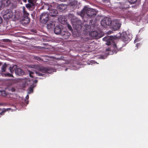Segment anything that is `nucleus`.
Returning <instances> with one entry per match:
<instances>
[{"instance_id": "nucleus-27", "label": "nucleus", "mask_w": 148, "mask_h": 148, "mask_svg": "<svg viewBox=\"0 0 148 148\" xmlns=\"http://www.w3.org/2000/svg\"><path fill=\"white\" fill-rule=\"evenodd\" d=\"M33 58L34 59L38 61H40L42 60V59L41 58L37 56H34Z\"/></svg>"}, {"instance_id": "nucleus-2", "label": "nucleus", "mask_w": 148, "mask_h": 148, "mask_svg": "<svg viewBox=\"0 0 148 148\" xmlns=\"http://www.w3.org/2000/svg\"><path fill=\"white\" fill-rule=\"evenodd\" d=\"M49 69L47 68H41L37 72L36 71H34V72L28 71L29 72V75L30 77L34 78V73L38 76H42L44 75L42 73H49Z\"/></svg>"}, {"instance_id": "nucleus-5", "label": "nucleus", "mask_w": 148, "mask_h": 148, "mask_svg": "<svg viewBox=\"0 0 148 148\" xmlns=\"http://www.w3.org/2000/svg\"><path fill=\"white\" fill-rule=\"evenodd\" d=\"M49 20V14L47 13L44 12L40 16V21L41 23L46 24Z\"/></svg>"}, {"instance_id": "nucleus-16", "label": "nucleus", "mask_w": 148, "mask_h": 148, "mask_svg": "<svg viewBox=\"0 0 148 148\" xmlns=\"http://www.w3.org/2000/svg\"><path fill=\"white\" fill-rule=\"evenodd\" d=\"M111 38V37L109 36L103 38V40L104 41H106V45H111V42H112V40H110Z\"/></svg>"}, {"instance_id": "nucleus-24", "label": "nucleus", "mask_w": 148, "mask_h": 148, "mask_svg": "<svg viewBox=\"0 0 148 148\" xmlns=\"http://www.w3.org/2000/svg\"><path fill=\"white\" fill-rule=\"evenodd\" d=\"M29 14L25 10V8L24 7L23 8V17L29 16Z\"/></svg>"}, {"instance_id": "nucleus-31", "label": "nucleus", "mask_w": 148, "mask_h": 148, "mask_svg": "<svg viewBox=\"0 0 148 148\" xmlns=\"http://www.w3.org/2000/svg\"><path fill=\"white\" fill-rule=\"evenodd\" d=\"M137 1V0H129L127 1L129 3H130L131 4H133L134 3Z\"/></svg>"}, {"instance_id": "nucleus-46", "label": "nucleus", "mask_w": 148, "mask_h": 148, "mask_svg": "<svg viewBox=\"0 0 148 148\" xmlns=\"http://www.w3.org/2000/svg\"><path fill=\"white\" fill-rule=\"evenodd\" d=\"M67 70V69H66L65 71H66Z\"/></svg>"}, {"instance_id": "nucleus-41", "label": "nucleus", "mask_w": 148, "mask_h": 148, "mask_svg": "<svg viewBox=\"0 0 148 148\" xmlns=\"http://www.w3.org/2000/svg\"><path fill=\"white\" fill-rule=\"evenodd\" d=\"M38 82V81L37 80H35L34 81V82H35V83H37Z\"/></svg>"}, {"instance_id": "nucleus-8", "label": "nucleus", "mask_w": 148, "mask_h": 148, "mask_svg": "<svg viewBox=\"0 0 148 148\" xmlns=\"http://www.w3.org/2000/svg\"><path fill=\"white\" fill-rule=\"evenodd\" d=\"M48 10L49 11V15L51 16L55 17L58 14V11L56 9H53L51 5L49 6Z\"/></svg>"}, {"instance_id": "nucleus-32", "label": "nucleus", "mask_w": 148, "mask_h": 148, "mask_svg": "<svg viewBox=\"0 0 148 148\" xmlns=\"http://www.w3.org/2000/svg\"><path fill=\"white\" fill-rule=\"evenodd\" d=\"M5 75L9 77H13V76L12 74H10L9 73H6L5 74Z\"/></svg>"}, {"instance_id": "nucleus-10", "label": "nucleus", "mask_w": 148, "mask_h": 148, "mask_svg": "<svg viewBox=\"0 0 148 148\" xmlns=\"http://www.w3.org/2000/svg\"><path fill=\"white\" fill-rule=\"evenodd\" d=\"M62 26L59 25L56 26L54 29V32L56 34H60L62 31Z\"/></svg>"}, {"instance_id": "nucleus-19", "label": "nucleus", "mask_w": 148, "mask_h": 148, "mask_svg": "<svg viewBox=\"0 0 148 148\" xmlns=\"http://www.w3.org/2000/svg\"><path fill=\"white\" fill-rule=\"evenodd\" d=\"M17 68V66L16 65H14L12 67H10L9 69L10 72L11 73H13L14 71L15 72V70Z\"/></svg>"}, {"instance_id": "nucleus-39", "label": "nucleus", "mask_w": 148, "mask_h": 148, "mask_svg": "<svg viewBox=\"0 0 148 148\" xmlns=\"http://www.w3.org/2000/svg\"><path fill=\"white\" fill-rule=\"evenodd\" d=\"M59 1H60L62 2H65L67 1V0H58Z\"/></svg>"}, {"instance_id": "nucleus-28", "label": "nucleus", "mask_w": 148, "mask_h": 148, "mask_svg": "<svg viewBox=\"0 0 148 148\" xmlns=\"http://www.w3.org/2000/svg\"><path fill=\"white\" fill-rule=\"evenodd\" d=\"M77 4V1H73L70 3V5L71 6L76 5Z\"/></svg>"}, {"instance_id": "nucleus-43", "label": "nucleus", "mask_w": 148, "mask_h": 148, "mask_svg": "<svg viewBox=\"0 0 148 148\" xmlns=\"http://www.w3.org/2000/svg\"><path fill=\"white\" fill-rule=\"evenodd\" d=\"M34 31H34V32H36V30H34Z\"/></svg>"}, {"instance_id": "nucleus-12", "label": "nucleus", "mask_w": 148, "mask_h": 148, "mask_svg": "<svg viewBox=\"0 0 148 148\" xmlns=\"http://www.w3.org/2000/svg\"><path fill=\"white\" fill-rule=\"evenodd\" d=\"M120 3L121 5L119 8L121 9H126L127 8H129V3L128 1H125L124 2H120Z\"/></svg>"}, {"instance_id": "nucleus-21", "label": "nucleus", "mask_w": 148, "mask_h": 148, "mask_svg": "<svg viewBox=\"0 0 148 148\" xmlns=\"http://www.w3.org/2000/svg\"><path fill=\"white\" fill-rule=\"evenodd\" d=\"M34 5L30 3L26 4V7L29 10H32L34 8Z\"/></svg>"}, {"instance_id": "nucleus-13", "label": "nucleus", "mask_w": 148, "mask_h": 148, "mask_svg": "<svg viewBox=\"0 0 148 148\" xmlns=\"http://www.w3.org/2000/svg\"><path fill=\"white\" fill-rule=\"evenodd\" d=\"M60 35L63 37V38L65 39H67L69 38L70 36V34L68 32H62Z\"/></svg>"}, {"instance_id": "nucleus-45", "label": "nucleus", "mask_w": 148, "mask_h": 148, "mask_svg": "<svg viewBox=\"0 0 148 148\" xmlns=\"http://www.w3.org/2000/svg\"><path fill=\"white\" fill-rule=\"evenodd\" d=\"M106 0H103V1H106Z\"/></svg>"}, {"instance_id": "nucleus-37", "label": "nucleus", "mask_w": 148, "mask_h": 148, "mask_svg": "<svg viewBox=\"0 0 148 148\" xmlns=\"http://www.w3.org/2000/svg\"><path fill=\"white\" fill-rule=\"evenodd\" d=\"M68 29H70V30H72V28L71 27L69 24L68 25Z\"/></svg>"}, {"instance_id": "nucleus-7", "label": "nucleus", "mask_w": 148, "mask_h": 148, "mask_svg": "<svg viewBox=\"0 0 148 148\" xmlns=\"http://www.w3.org/2000/svg\"><path fill=\"white\" fill-rule=\"evenodd\" d=\"M95 23L93 20H91L89 22V25H87L85 26L84 32H85L87 34L88 32H90V29L91 28V27H95Z\"/></svg>"}, {"instance_id": "nucleus-30", "label": "nucleus", "mask_w": 148, "mask_h": 148, "mask_svg": "<svg viewBox=\"0 0 148 148\" xmlns=\"http://www.w3.org/2000/svg\"><path fill=\"white\" fill-rule=\"evenodd\" d=\"M28 1L29 3L34 5L35 2V0H28Z\"/></svg>"}, {"instance_id": "nucleus-29", "label": "nucleus", "mask_w": 148, "mask_h": 148, "mask_svg": "<svg viewBox=\"0 0 148 148\" xmlns=\"http://www.w3.org/2000/svg\"><path fill=\"white\" fill-rule=\"evenodd\" d=\"M34 86H33L32 87H29V92L28 93H32L33 92V88L34 87Z\"/></svg>"}, {"instance_id": "nucleus-4", "label": "nucleus", "mask_w": 148, "mask_h": 148, "mask_svg": "<svg viewBox=\"0 0 148 148\" xmlns=\"http://www.w3.org/2000/svg\"><path fill=\"white\" fill-rule=\"evenodd\" d=\"M110 25L112 29L113 30L116 31L120 28L121 26V24L120 23L119 20L115 19L112 21Z\"/></svg>"}, {"instance_id": "nucleus-23", "label": "nucleus", "mask_w": 148, "mask_h": 148, "mask_svg": "<svg viewBox=\"0 0 148 148\" xmlns=\"http://www.w3.org/2000/svg\"><path fill=\"white\" fill-rule=\"evenodd\" d=\"M54 26V22L53 21H51L50 23L48 24L47 25V27L48 28V29H50L53 28Z\"/></svg>"}, {"instance_id": "nucleus-15", "label": "nucleus", "mask_w": 148, "mask_h": 148, "mask_svg": "<svg viewBox=\"0 0 148 148\" xmlns=\"http://www.w3.org/2000/svg\"><path fill=\"white\" fill-rule=\"evenodd\" d=\"M0 2L3 7L9 6L10 3L9 0H1Z\"/></svg>"}, {"instance_id": "nucleus-42", "label": "nucleus", "mask_w": 148, "mask_h": 148, "mask_svg": "<svg viewBox=\"0 0 148 148\" xmlns=\"http://www.w3.org/2000/svg\"><path fill=\"white\" fill-rule=\"evenodd\" d=\"M24 2L26 3L27 1V0H23Z\"/></svg>"}, {"instance_id": "nucleus-26", "label": "nucleus", "mask_w": 148, "mask_h": 148, "mask_svg": "<svg viewBox=\"0 0 148 148\" xmlns=\"http://www.w3.org/2000/svg\"><path fill=\"white\" fill-rule=\"evenodd\" d=\"M0 92L1 95L5 97L7 95V93L5 91H0Z\"/></svg>"}, {"instance_id": "nucleus-34", "label": "nucleus", "mask_w": 148, "mask_h": 148, "mask_svg": "<svg viewBox=\"0 0 148 148\" xmlns=\"http://www.w3.org/2000/svg\"><path fill=\"white\" fill-rule=\"evenodd\" d=\"M127 35L126 34H125L124 36L123 37L124 38H123V39L125 41L128 40V38H127Z\"/></svg>"}, {"instance_id": "nucleus-14", "label": "nucleus", "mask_w": 148, "mask_h": 148, "mask_svg": "<svg viewBox=\"0 0 148 148\" xmlns=\"http://www.w3.org/2000/svg\"><path fill=\"white\" fill-rule=\"evenodd\" d=\"M15 73L16 75L19 76H21L24 74V72L21 69L17 68L16 70H15Z\"/></svg>"}, {"instance_id": "nucleus-36", "label": "nucleus", "mask_w": 148, "mask_h": 148, "mask_svg": "<svg viewBox=\"0 0 148 148\" xmlns=\"http://www.w3.org/2000/svg\"><path fill=\"white\" fill-rule=\"evenodd\" d=\"M4 7L2 5V4L0 1V10H1L2 8H3Z\"/></svg>"}, {"instance_id": "nucleus-3", "label": "nucleus", "mask_w": 148, "mask_h": 148, "mask_svg": "<svg viewBox=\"0 0 148 148\" xmlns=\"http://www.w3.org/2000/svg\"><path fill=\"white\" fill-rule=\"evenodd\" d=\"M2 13L3 18L5 20H8L12 18L14 15L13 10L10 9L3 10Z\"/></svg>"}, {"instance_id": "nucleus-35", "label": "nucleus", "mask_w": 148, "mask_h": 148, "mask_svg": "<svg viewBox=\"0 0 148 148\" xmlns=\"http://www.w3.org/2000/svg\"><path fill=\"white\" fill-rule=\"evenodd\" d=\"M141 44L140 43H137L136 44V49H137L138 48V47Z\"/></svg>"}, {"instance_id": "nucleus-9", "label": "nucleus", "mask_w": 148, "mask_h": 148, "mask_svg": "<svg viewBox=\"0 0 148 148\" xmlns=\"http://www.w3.org/2000/svg\"><path fill=\"white\" fill-rule=\"evenodd\" d=\"M89 35L93 38L96 39H98L102 37L96 31L91 32L89 33Z\"/></svg>"}, {"instance_id": "nucleus-20", "label": "nucleus", "mask_w": 148, "mask_h": 148, "mask_svg": "<svg viewBox=\"0 0 148 148\" xmlns=\"http://www.w3.org/2000/svg\"><path fill=\"white\" fill-rule=\"evenodd\" d=\"M112 47L114 49V51L116 53L117 51H119L121 47H119L115 44H114L112 45Z\"/></svg>"}, {"instance_id": "nucleus-1", "label": "nucleus", "mask_w": 148, "mask_h": 148, "mask_svg": "<svg viewBox=\"0 0 148 148\" xmlns=\"http://www.w3.org/2000/svg\"><path fill=\"white\" fill-rule=\"evenodd\" d=\"M97 12L94 9L85 6L80 12L82 17L86 15L89 17H94L96 14Z\"/></svg>"}, {"instance_id": "nucleus-40", "label": "nucleus", "mask_w": 148, "mask_h": 148, "mask_svg": "<svg viewBox=\"0 0 148 148\" xmlns=\"http://www.w3.org/2000/svg\"><path fill=\"white\" fill-rule=\"evenodd\" d=\"M12 89V91H13V92H14L15 91V89L13 88V89Z\"/></svg>"}, {"instance_id": "nucleus-44", "label": "nucleus", "mask_w": 148, "mask_h": 148, "mask_svg": "<svg viewBox=\"0 0 148 148\" xmlns=\"http://www.w3.org/2000/svg\"><path fill=\"white\" fill-rule=\"evenodd\" d=\"M1 62H0V66H1Z\"/></svg>"}, {"instance_id": "nucleus-38", "label": "nucleus", "mask_w": 148, "mask_h": 148, "mask_svg": "<svg viewBox=\"0 0 148 148\" xmlns=\"http://www.w3.org/2000/svg\"><path fill=\"white\" fill-rule=\"evenodd\" d=\"M3 22V19L0 16V24H1Z\"/></svg>"}, {"instance_id": "nucleus-25", "label": "nucleus", "mask_w": 148, "mask_h": 148, "mask_svg": "<svg viewBox=\"0 0 148 148\" xmlns=\"http://www.w3.org/2000/svg\"><path fill=\"white\" fill-rule=\"evenodd\" d=\"M7 66V65L5 63L1 68V72H5L6 70V68Z\"/></svg>"}, {"instance_id": "nucleus-22", "label": "nucleus", "mask_w": 148, "mask_h": 148, "mask_svg": "<svg viewBox=\"0 0 148 148\" xmlns=\"http://www.w3.org/2000/svg\"><path fill=\"white\" fill-rule=\"evenodd\" d=\"M11 109L10 108H8L7 109H5L3 110H2V109L0 108V116L3 115L4 114V113L6 111H8Z\"/></svg>"}, {"instance_id": "nucleus-11", "label": "nucleus", "mask_w": 148, "mask_h": 148, "mask_svg": "<svg viewBox=\"0 0 148 148\" xmlns=\"http://www.w3.org/2000/svg\"><path fill=\"white\" fill-rule=\"evenodd\" d=\"M82 22L81 21L79 20H75L73 23V27L76 29L80 27L81 28L82 27Z\"/></svg>"}, {"instance_id": "nucleus-33", "label": "nucleus", "mask_w": 148, "mask_h": 148, "mask_svg": "<svg viewBox=\"0 0 148 148\" xmlns=\"http://www.w3.org/2000/svg\"><path fill=\"white\" fill-rule=\"evenodd\" d=\"M29 98V96L28 95H27L26 97V100H25V102L26 104H27L28 103V101L27 100V99H28Z\"/></svg>"}, {"instance_id": "nucleus-6", "label": "nucleus", "mask_w": 148, "mask_h": 148, "mask_svg": "<svg viewBox=\"0 0 148 148\" xmlns=\"http://www.w3.org/2000/svg\"><path fill=\"white\" fill-rule=\"evenodd\" d=\"M111 18L106 17L104 18L101 21V24L102 26L104 27H106L107 25H110L112 22Z\"/></svg>"}, {"instance_id": "nucleus-18", "label": "nucleus", "mask_w": 148, "mask_h": 148, "mask_svg": "<svg viewBox=\"0 0 148 148\" xmlns=\"http://www.w3.org/2000/svg\"><path fill=\"white\" fill-rule=\"evenodd\" d=\"M66 5L65 4H60L58 6V8L60 9L61 11H63L66 8Z\"/></svg>"}, {"instance_id": "nucleus-17", "label": "nucleus", "mask_w": 148, "mask_h": 148, "mask_svg": "<svg viewBox=\"0 0 148 148\" xmlns=\"http://www.w3.org/2000/svg\"><path fill=\"white\" fill-rule=\"evenodd\" d=\"M29 16H26L23 17L22 20V22L25 24H27L30 21V19L29 18Z\"/></svg>"}]
</instances>
